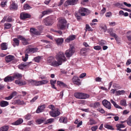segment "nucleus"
I'll list each match as a JSON object with an SVG mask.
<instances>
[{"instance_id":"obj_1","label":"nucleus","mask_w":131,"mask_h":131,"mask_svg":"<svg viewBox=\"0 0 131 131\" xmlns=\"http://www.w3.org/2000/svg\"><path fill=\"white\" fill-rule=\"evenodd\" d=\"M56 59L57 61L55 60L54 57L50 56L47 60V62L48 64L54 67H57L61 64L62 62L66 61V59L62 52H59L56 55Z\"/></svg>"},{"instance_id":"obj_2","label":"nucleus","mask_w":131,"mask_h":131,"mask_svg":"<svg viewBox=\"0 0 131 131\" xmlns=\"http://www.w3.org/2000/svg\"><path fill=\"white\" fill-rule=\"evenodd\" d=\"M90 11L85 8H80L78 12L75 13V15L77 19L79 20L81 19V16H84L90 13Z\"/></svg>"},{"instance_id":"obj_3","label":"nucleus","mask_w":131,"mask_h":131,"mask_svg":"<svg viewBox=\"0 0 131 131\" xmlns=\"http://www.w3.org/2000/svg\"><path fill=\"white\" fill-rule=\"evenodd\" d=\"M13 77L14 80L15 79H18V80H16L15 83L19 86L24 85L26 84V82L24 81H21L20 80L22 77L21 74L19 73H16L14 74Z\"/></svg>"},{"instance_id":"obj_4","label":"nucleus","mask_w":131,"mask_h":131,"mask_svg":"<svg viewBox=\"0 0 131 131\" xmlns=\"http://www.w3.org/2000/svg\"><path fill=\"white\" fill-rule=\"evenodd\" d=\"M67 21L65 19L63 18H60L59 20V22L57 25V27L58 29L61 30L65 29L67 25Z\"/></svg>"},{"instance_id":"obj_5","label":"nucleus","mask_w":131,"mask_h":131,"mask_svg":"<svg viewBox=\"0 0 131 131\" xmlns=\"http://www.w3.org/2000/svg\"><path fill=\"white\" fill-rule=\"evenodd\" d=\"M74 96L79 99H85L89 97V95L83 93H76L74 94Z\"/></svg>"},{"instance_id":"obj_6","label":"nucleus","mask_w":131,"mask_h":131,"mask_svg":"<svg viewBox=\"0 0 131 131\" xmlns=\"http://www.w3.org/2000/svg\"><path fill=\"white\" fill-rule=\"evenodd\" d=\"M75 52L74 46L73 45H70V48L69 50H67L65 53L67 57L69 58L71 57Z\"/></svg>"},{"instance_id":"obj_7","label":"nucleus","mask_w":131,"mask_h":131,"mask_svg":"<svg viewBox=\"0 0 131 131\" xmlns=\"http://www.w3.org/2000/svg\"><path fill=\"white\" fill-rule=\"evenodd\" d=\"M43 22L45 24L48 26L51 25L53 23L52 18L51 17H48L44 19Z\"/></svg>"},{"instance_id":"obj_8","label":"nucleus","mask_w":131,"mask_h":131,"mask_svg":"<svg viewBox=\"0 0 131 131\" xmlns=\"http://www.w3.org/2000/svg\"><path fill=\"white\" fill-rule=\"evenodd\" d=\"M17 38L21 41L22 43L24 45H27L29 44V43L28 42L29 39L28 38H25L23 36L21 35H18L17 36Z\"/></svg>"},{"instance_id":"obj_9","label":"nucleus","mask_w":131,"mask_h":131,"mask_svg":"<svg viewBox=\"0 0 131 131\" xmlns=\"http://www.w3.org/2000/svg\"><path fill=\"white\" fill-rule=\"evenodd\" d=\"M78 0H67L64 4V6L68 5H73L77 4Z\"/></svg>"},{"instance_id":"obj_10","label":"nucleus","mask_w":131,"mask_h":131,"mask_svg":"<svg viewBox=\"0 0 131 131\" xmlns=\"http://www.w3.org/2000/svg\"><path fill=\"white\" fill-rule=\"evenodd\" d=\"M60 114V112L58 111L57 108H56L50 112L49 114L51 116L55 117L59 116Z\"/></svg>"},{"instance_id":"obj_11","label":"nucleus","mask_w":131,"mask_h":131,"mask_svg":"<svg viewBox=\"0 0 131 131\" xmlns=\"http://www.w3.org/2000/svg\"><path fill=\"white\" fill-rule=\"evenodd\" d=\"M102 104L106 108L109 110L111 109V105L110 102L108 101L107 100H104L103 101Z\"/></svg>"},{"instance_id":"obj_12","label":"nucleus","mask_w":131,"mask_h":131,"mask_svg":"<svg viewBox=\"0 0 131 131\" xmlns=\"http://www.w3.org/2000/svg\"><path fill=\"white\" fill-rule=\"evenodd\" d=\"M30 15L27 13L22 12L20 14V18L22 19H25L30 17Z\"/></svg>"},{"instance_id":"obj_13","label":"nucleus","mask_w":131,"mask_h":131,"mask_svg":"<svg viewBox=\"0 0 131 131\" xmlns=\"http://www.w3.org/2000/svg\"><path fill=\"white\" fill-rule=\"evenodd\" d=\"M45 105H43L39 106L36 111L37 113H39L43 112L45 108Z\"/></svg>"},{"instance_id":"obj_14","label":"nucleus","mask_w":131,"mask_h":131,"mask_svg":"<svg viewBox=\"0 0 131 131\" xmlns=\"http://www.w3.org/2000/svg\"><path fill=\"white\" fill-rule=\"evenodd\" d=\"M75 38V35H70L65 40V41L66 42H69L73 40Z\"/></svg>"},{"instance_id":"obj_15","label":"nucleus","mask_w":131,"mask_h":131,"mask_svg":"<svg viewBox=\"0 0 131 131\" xmlns=\"http://www.w3.org/2000/svg\"><path fill=\"white\" fill-rule=\"evenodd\" d=\"M14 59V56L11 55H8L5 57V60L7 62H9L11 61Z\"/></svg>"},{"instance_id":"obj_16","label":"nucleus","mask_w":131,"mask_h":131,"mask_svg":"<svg viewBox=\"0 0 131 131\" xmlns=\"http://www.w3.org/2000/svg\"><path fill=\"white\" fill-rule=\"evenodd\" d=\"M58 45H61L63 42L64 39L62 38H58L55 39Z\"/></svg>"},{"instance_id":"obj_17","label":"nucleus","mask_w":131,"mask_h":131,"mask_svg":"<svg viewBox=\"0 0 131 131\" xmlns=\"http://www.w3.org/2000/svg\"><path fill=\"white\" fill-rule=\"evenodd\" d=\"M29 64L28 63H21L20 64L19 66V68L21 70H24L26 69V67Z\"/></svg>"},{"instance_id":"obj_18","label":"nucleus","mask_w":131,"mask_h":131,"mask_svg":"<svg viewBox=\"0 0 131 131\" xmlns=\"http://www.w3.org/2000/svg\"><path fill=\"white\" fill-rule=\"evenodd\" d=\"M17 5L14 2H13L10 6V9L17 10Z\"/></svg>"},{"instance_id":"obj_19","label":"nucleus","mask_w":131,"mask_h":131,"mask_svg":"<svg viewBox=\"0 0 131 131\" xmlns=\"http://www.w3.org/2000/svg\"><path fill=\"white\" fill-rule=\"evenodd\" d=\"M23 122V119L20 118L15 122L12 123V124L13 125H17L21 124Z\"/></svg>"},{"instance_id":"obj_20","label":"nucleus","mask_w":131,"mask_h":131,"mask_svg":"<svg viewBox=\"0 0 131 131\" xmlns=\"http://www.w3.org/2000/svg\"><path fill=\"white\" fill-rule=\"evenodd\" d=\"M14 80V78L13 77L7 76L4 79V81L5 82L11 81Z\"/></svg>"},{"instance_id":"obj_21","label":"nucleus","mask_w":131,"mask_h":131,"mask_svg":"<svg viewBox=\"0 0 131 131\" xmlns=\"http://www.w3.org/2000/svg\"><path fill=\"white\" fill-rule=\"evenodd\" d=\"M57 84L61 87L67 88V85L63 82L60 81H58L57 82Z\"/></svg>"},{"instance_id":"obj_22","label":"nucleus","mask_w":131,"mask_h":131,"mask_svg":"<svg viewBox=\"0 0 131 131\" xmlns=\"http://www.w3.org/2000/svg\"><path fill=\"white\" fill-rule=\"evenodd\" d=\"M8 104V102L6 101H2L0 102V105L2 107H5Z\"/></svg>"},{"instance_id":"obj_23","label":"nucleus","mask_w":131,"mask_h":131,"mask_svg":"<svg viewBox=\"0 0 131 131\" xmlns=\"http://www.w3.org/2000/svg\"><path fill=\"white\" fill-rule=\"evenodd\" d=\"M14 42L13 46L14 47H15L16 46H18L19 45V41L16 38H14L13 39Z\"/></svg>"},{"instance_id":"obj_24","label":"nucleus","mask_w":131,"mask_h":131,"mask_svg":"<svg viewBox=\"0 0 131 131\" xmlns=\"http://www.w3.org/2000/svg\"><path fill=\"white\" fill-rule=\"evenodd\" d=\"M1 47L2 50H6L7 48V45L6 43H2L1 45Z\"/></svg>"},{"instance_id":"obj_25","label":"nucleus","mask_w":131,"mask_h":131,"mask_svg":"<svg viewBox=\"0 0 131 131\" xmlns=\"http://www.w3.org/2000/svg\"><path fill=\"white\" fill-rule=\"evenodd\" d=\"M110 102L113 104V105L115 108L122 109V108L120 106L118 105V104H117L114 101L113 99H111L110 100Z\"/></svg>"},{"instance_id":"obj_26","label":"nucleus","mask_w":131,"mask_h":131,"mask_svg":"<svg viewBox=\"0 0 131 131\" xmlns=\"http://www.w3.org/2000/svg\"><path fill=\"white\" fill-rule=\"evenodd\" d=\"M96 123V121L93 118H90V119L89 122H88V125H92L93 124H95Z\"/></svg>"},{"instance_id":"obj_27","label":"nucleus","mask_w":131,"mask_h":131,"mask_svg":"<svg viewBox=\"0 0 131 131\" xmlns=\"http://www.w3.org/2000/svg\"><path fill=\"white\" fill-rule=\"evenodd\" d=\"M9 129L8 126H4L0 128V131H7Z\"/></svg>"},{"instance_id":"obj_28","label":"nucleus","mask_w":131,"mask_h":131,"mask_svg":"<svg viewBox=\"0 0 131 131\" xmlns=\"http://www.w3.org/2000/svg\"><path fill=\"white\" fill-rule=\"evenodd\" d=\"M116 127H117V129L118 130L121 131L122 130L120 129V128H121L125 127V126L124 125L122 124H116Z\"/></svg>"},{"instance_id":"obj_29","label":"nucleus","mask_w":131,"mask_h":131,"mask_svg":"<svg viewBox=\"0 0 131 131\" xmlns=\"http://www.w3.org/2000/svg\"><path fill=\"white\" fill-rule=\"evenodd\" d=\"M109 32L111 36L114 37L115 38H116L118 37L116 34L113 32H112V30L111 29H110L109 30Z\"/></svg>"},{"instance_id":"obj_30","label":"nucleus","mask_w":131,"mask_h":131,"mask_svg":"<svg viewBox=\"0 0 131 131\" xmlns=\"http://www.w3.org/2000/svg\"><path fill=\"white\" fill-rule=\"evenodd\" d=\"M15 104L20 105L23 104L24 103L23 101H21L20 100H18L15 101Z\"/></svg>"},{"instance_id":"obj_31","label":"nucleus","mask_w":131,"mask_h":131,"mask_svg":"<svg viewBox=\"0 0 131 131\" xmlns=\"http://www.w3.org/2000/svg\"><path fill=\"white\" fill-rule=\"evenodd\" d=\"M59 121L61 123H66L67 122V119L65 117L60 118L59 119Z\"/></svg>"},{"instance_id":"obj_32","label":"nucleus","mask_w":131,"mask_h":131,"mask_svg":"<svg viewBox=\"0 0 131 131\" xmlns=\"http://www.w3.org/2000/svg\"><path fill=\"white\" fill-rule=\"evenodd\" d=\"M4 29H8L10 28L11 27V24L8 23H5L4 25Z\"/></svg>"},{"instance_id":"obj_33","label":"nucleus","mask_w":131,"mask_h":131,"mask_svg":"<svg viewBox=\"0 0 131 131\" xmlns=\"http://www.w3.org/2000/svg\"><path fill=\"white\" fill-rule=\"evenodd\" d=\"M106 43V42L105 40H103L99 41L98 44L101 46H103L105 45Z\"/></svg>"},{"instance_id":"obj_34","label":"nucleus","mask_w":131,"mask_h":131,"mask_svg":"<svg viewBox=\"0 0 131 131\" xmlns=\"http://www.w3.org/2000/svg\"><path fill=\"white\" fill-rule=\"evenodd\" d=\"M7 2V0H3L0 4L1 6L2 7H5L6 5Z\"/></svg>"},{"instance_id":"obj_35","label":"nucleus","mask_w":131,"mask_h":131,"mask_svg":"<svg viewBox=\"0 0 131 131\" xmlns=\"http://www.w3.org/2000/svg\"><path fill=\"white\" fill-rule=\"evenodd\" d=\"M54 121V119L53 118H50L47 120L45 123V124H51Z\"/></svg>"},{"instance_id":"obj_36","label":"nucleus","mask_w":131,"mask_h":131,"mask_svg":"<svg viewBox=\"0 0 131 131\" xmlns=\"http://www.w3.org/2000/svg\"><path fill=\"white\" fill-rule=\"evenodd\" d=\"M23 8L25 10H26L30 9L32 8V7H30L28 4H25Z\"/></svg>"},{"instance_id":"obj_37","label":"nucleus","mask_w":131,"mask_h":131,"mask_svg":"<svg viewBox=\"0 0 131 131\" xmlns=\"http://www.w3.org/2000/svg\"><path fill=\"white\" fill-rule=\"evenodd\" d=\"M126 37L129 41H131V31L127 32Z\"/></svg>"},{"instance_id":"obj_38","label":"nucleus","mask_w":131,"mask_h":131,"mask_svg":"<svg viewBox=\"0 0 131 131\" xmlns=\"http://www.w3.org/2000/svg\"><path fill=\"white\" fill-rule=\"evenodd\" d=\"M86 51V49L85 48H82L80 51V53L82 55H84Z\"/></svg>"},{"instance_id":"obj_39","label":"nucleus","mask_w":131,"mask_h":131,"mask_svg":"<svg viewBox=\"0 0 131 131\" xmlns=\"http://www.w3.org/2000/svg\"><path fill=\"white\" fill-rule=\"evenodd\" d=\"M120 104L123 106H126L127 105L126 103V101L125 100H123L121 101Z\"/></svg>"},{"instance_id":"obj_40","label":"nucleus","mask_w":131,"mask_h":131,"mask_svg":"<svg viewBox=\"0 0 131 131\" xmlns=\"http://www.w3.org/2000/svg\"><path fill=\"white\" fill-rule=\"evenodd\" d=\"M31 117V115L30 114H28L24 116V118L27 120L30 119Z\"/></svg>"},{"instance_id":"obj_41","label":"nucleus","mask_w":131,"mask_h":131,"mask_svg":"<svg viewBox=\"0 0 131 131\" xmlns=\"http://www.w3.org/2000/svg\"><path fill=\"white\" fill-rule=\"evenodd\" d=\"M104 127L106 128H107L108 129H110L112 130L114 129V128L112 126L107 125V124H105L104 125Z\"/></svg>"},{"instance_id":"obj_42","label":"nucleus","mask_w":131,"mask_h":131,"mask_svg":"<svg viewBox=\"0 0 131 131\" xmlns=\"http://www.w3.org/2000/svg\"><path fill=\"white\" fill-rule=\"evenodd\" d=\"M33 34L35 35H40V32L38 31H37V30L35 28H33Z\"/></svg>"},{"instance_id":"obj_43","label":"nucleus","mask_w":131,"mask_h":131,"mask_svg":"<svg viewBox=\"0 0 131 131\" xmlns=\"http://www.w3.org/2000/svg\"><path fill=\"white\" fill-rule=\"evenodd\" d=\"M40 59L41 57L40 56L35 57L34 59L35 61L37 62H39Z\"/></svg>"},{"instance_id":"obj_44","label":"nucleus","mask_w":131,"mask_h":131,"mask_svg":"<svg viewBox=\"0 0 131 131\" xmlns=\"http://www.w3.org/2000/svg\"><path fill=\"white\" fill-rule=\"evenodd\" d=\"M40 81H37L33 80V85L38 86L41 85Z\"/></svg>"},{"instance_id":"obj_45","label":"nucleus","mask_w":131,"mask_h":131,"mask_svg":"<svg viewBox=\"0 0 131 131\" xmlns=\"http://www.w3.org/2000/svg\"><path fill=\"white\" fill-rule=\"evenodd\" d=\"M116 92L118 95H119L125 93V91L123 90L121 91L118 90L116 91Z\"/></svg>"},{"instance_id":"obj_46","label":"nucleus","mask_w":131,"mask_h":131,"mask_svg":"<svg viewBox=\"0 0 131 131\" xmlns=\"http://www.w3.org/2000/svg\"><path fill=\"white\" fill-rule=\"evenodd\" d=\"M127 123L129 125L131 126V115L129 116L127 120Z\"/></svg>"},{"instance_id":"obj_47","label":"nucleus","mask_w":131,"mask_h":131,"mask_svg":"<svg viewBox=\"0 0 131 131\" xmlns=\"http://www.w3.org/2000/svg\"><path fill=\"white\" fill-rule=\"evenodd\" d=\"M28 58V55L27 54H25V57H22V60L24 61H26L27 60Z\"/></svg>"},{"instance_id":"obj_48","label":"nucleus","mask_w":131,"mask_h":131,"mask_svg":"<svg viewBox=\"0 0 131 131\" xmlns=\"http://www.w3.org/2000/svg\"><path fill=\"white\" fill-rule=\"evenodd\" d=\"M77 80H80L78 77L76 76L74 77L72 79V81L73 83L77 81Z\"/></svg>"},{"instance_id":"obj_49","label":"nucleus","mask_w":131,"mask_h":131,"mask_svg":"<svg viewBox=\"0 0 131 131\" xmlns=\"http://www.w3.org/2000/svg\"><path fill=\"white\" fill-rule=\"evenodd\" d=\"M40 83L41 85L43 84H46L48 82V81L47 80H43L40 81Z\"/></svg>"},{"instance_id":"obj_50","label":"nucleus","mask_w":131,"mask_h":131,"mask_svg":"<svg viewBox=\"0 0 131 131\" xmlns=\"http://www.w3.org/2000/svg\"><path fill=\"white\" fill-rule=\"evenodd\" d=\"M100 103L99 102H96L94 104L93 107L94 108H97L98 107L100 106Z\"/></svg>"},{"instance_id":"obj_51","label":"nucleus","mask_w":131,"mask_h":131,"mask_svg":"<svg viewBox=\"0 0 131 131\" xmlns=\"http://www.w3.org/2000/svg\"><path fill=\"white\" fill-rule=\"evenodd\" d=\"M97 110L103 114L104 113H105V111L104 110L103 108H99L97 109Z\"/></svg>"},{"instance_id":"obj_52","label":"nucleus","mask_w":131,"mask_h":131,"mask_svg":"<svg viewBox=\"0 0 131 131\" xmlns=\"http://www.w3.org/2000/svg\"><path fill=\"white\" fill-rule=\"evenodd\" d=\"M94 48L96 50H99L101 49V46H94Z\"/></svg>"},{"instance_id":"obj_53","label":"nucleus","mask_w":131,"mask_h":131,"mask_svg":"<svg viewBox=\"0 0 131 131\" xmlns=\"http://www.w3.org/2000/svg\"><path fill=\"white\" fill-rule=\"evenodd\" d=\"M98 126H92L91 127V129L92 131H96L97 129Z\"/></svg>"},{"instance_id":"obj_54","label":"nucleus","mask_w":131,"mask_h":131,"mask_svg":"<svg viewBox=\"0 0 131 131\" xmlns=\"http://www.w3.org/2000/svg\"><path fill=\"white\" fill-rule=\"evenodd\" d=\"M112 14L111 12H109L106 13L105 14V16L106 17H109L112 15Z\"/></svg>"},{"instance_id":"obj_55","label":"nucleus","mask_w":131,"mask_h":131,"mask_svg":"<svg viewBox=\"0 0 131 131\" xmlns=\"http://www.w3.org/2000/svg\"><path fill=\"white\" fill-rule=\"evenodd\" d=\"M117 43L119 45L121 44V40L118 37L115 38Z\"/></svg>"},{"instance_id":"obj_56","label":"nucleus","mask_w":131,"mask_h":131,"mask_svg":"<svg viewBox=\"0 0 131 131\" xmlns=\"http://www.w3.org/2000/svg\"><path fill=\"white\" fill-rule=\"evenodd\" d=\"M86 75V73H84L81 74L79 76L80 78H82L85 77Z\"/></svg>"},{"instance_id":"obj_57","label":"nucleus","mask_w":131,"mask_h":131,"mask_svg":"<svg viewBox=\"0 0 131 131\" xmlns=\"http://www.w3.org/2000/svg\"><path fill=\"white\" fill-rule=\"evenodd\" d=\"M48 107L51 109L52 110H53L56 108H55L54 106L52 105H49L48 106Z\"/></svg>"},{"instance_id":"obj_58","label":"nucleus","mask_w":131,"mask_h":131,"mask_svg":"<svg viewBox=\"0 0 131 131\" xmlns=\"http://www.w3.org/2000/svg\"><path fill=\"white\" fill-rule=\"evenodd\" d=\"M86 29H88V30H92V28H91L90 27L88 24H86Z\"/></svg>"},{"instance_id":"obj_59","label":"nucleus","mask_w":131,"mask_h":131,"mask_svg":"<svg viewBox=\"0 0 131 131\" xmlns=\"http://www.w3.org/2000/svg\"><path fill=\"white\" fill-rule=\"evenodd\" d=\"M17 94V93L16 91H14L10 95L13 98L14 96H15Z\"/></svg>"},{"instance_id":"obj_60","label":"nucleus","mask_w":131,"mask_h":131,"mask_svg":"<svg viewBox=\"0 0 131 131\" xmlns=\"http://www.w3.org/2000/svg\"><path fill=\"white\" fill-rule=\"evenodd\" d=\"M79 80H77L76 81L74 82L73 83L74 84H75L78 85H79L81 84V82L79 81Z\"/></svg>"},{"instance_id":"obj_61","label":"nucleus","mask_w":131,"mask_h":131,"mask_svg":"<svg viewBox=\"0 0 131 131\" xmlns=\"http://www.w3.org/2000/svg\"><path fill=\"white\" fill-rule=\"evenodd\" d=\"M50 12V11L49 10H48L46 11H45L43 12H42V14L43 15H44L45 14H47Z\"/></svg>"},{"instance_id":"obj_62","label":"nucleus","mask_w":131,"mask_h":131,"mask_svg":"<svg viewBox=\"0 0 131 131\" xmlns=\"http://www.w3.org/2000/svg\"><path fill=\"white\" fill-rule=\"evenodd\" d=\"M43 120L42 119H39L37 120L36 122L38 124H40L43 122Z\"/></svg>"},{"instance_id":"obj_63","label":"nucleus","mask_w":131,"mask_h":131,"mask_svg":"<svg viewBox=\"0 0 131 131\" xmlns=\"http://www.w3.org/2000/svg\"><path fill=\"white\" fill-rule=\"evenodd\" d=\"M106 11V9L105 8H103L101 11V13L102 14H104Z\"/></svg>"},{"instance_id":"obj_64","label":"nucleus","mask_w":131,"mask_h":131,"mask_svg":"<svg viewBox=\"0 0 131 131\" xmlns=\"http://www.w3.org/2000/svg\"><path fill=\"white\" fill-rule=\"evenodd\" d=\"M131 63V60L130 59H128L126 63V64L128 66Z\"/></svg>"}]
</instances>
